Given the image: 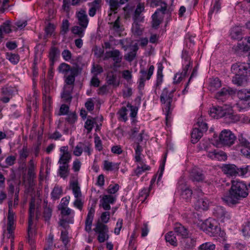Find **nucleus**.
Instances as JSON below:
<instances>
[{"mask_svg":"<svg viewBox=\"0 0 250 250\" xmlns=\"http://www.w3.org/2000/svg\"><path fill=\"white\" fill-rule=\"evenodd\" d=\"M195 37V35H192L188 33L186 35L185 37V42L186 45L189 48H192L195 42L194 38Z\"/></svg>","mask_w":250,"mask_h":250,"instance_id":"obj_47","label":"nucleus"},{"mask_svg":"<svg viewBox=\"0 0 250 250\" xmlns=\"http://www.w3.org/2000/svg\"><path fill=\"white\" fill-rule=\"evenodd\" d=\"M95 214V209L91 208L88 212L85 221V230L90 232L91 230V226Z\"/></svg>","mask_w":250,"mask_h":250,"instance_id":"obj_19","label":"nucleus"},{"mask_svg":"<svg viewBox=\"0 0 250 250\" xmlns=\"http://www.w3.org/2000/svg\"><path fill=\"white\" fill-rule=\"evenodd\" d=\"M71 188L74 197L75 198H81L82 196V193L81 191L80 187L79 186L78 182H72L71 183Z\"/></svg>","mask_w":250,"mask_h":250,"instance_id":"obj_42","label":"nucleus"},{"mask_svg":"<svg viewBox=\"0 0 250 250\" xmlns=\"http://www.w3.org/2000/svg\"><path fill=\"white\" fill-rule=\"evenodd\" d=\"M210 202L206 197L198 199L195 203V208L197 209L207 210L208 209Z\"/></svg>","mask_w":250,"mask_h":250,"instance_id":"obj_24","label":"nucleus"},{"mask_svg":"<svg viewBox=\"0 0 250 250\" xmlns=\"http://www.w3.org/2000/svg\"><path fill=\"white\" fill-rule=\"evenodd\" d=\"M128 110L127 109V107L123 106L118 111L117 114L119 115V120L122 121L124 122H126L128 118L127 116Z\"/></svg>","mask_w":250,"mask_h":250,"instance_id":"obj_40","label":"nucleus"},{"mask_svg":"<svg viewBox=\"0 0 250 250\" xmlns=\"http://www.w3.org/2000/svg\"><path fill=\"white\" fill-rule=\"evenodd\" d=\"M6 58L14 65L18 64L20 59L19 54L11 52L6 53Z\"/></svg>","mask_w":250,"mask_h":250,"instance_id":"obj_36","label":"nucleus"},{"mask_svg":"<svg viewBox=\"0 0 250 250\" xmlns=\"http://www.w3.org/2000/svg\"><path fill=\"white\" fill-rule=\"evenodd\" d=\"M11 22L9 20L4 21L0 26V42L3 38V34H9L12 32Z\"/></svg>","mask_w":250,"mask_h":250,"instance_id":"obj_27","label":"nucleus"},{"mask_svg":"<svg viewBox=\"0 0 250 250\" xmlns=\"http://www.w3.org/2000/svg\"><path fill=\"white\" fill-rule=\"evenodd\" d=\"M60 50L59 49L55 46L51 47L48 58L50 61V65L53 66L55 62L57 61L58 58L60 56Z\"/></svg>","mask_w":250,"mask_h":250,"instance_id":"obj_20","label":"nucleus"},{"mask_svg":"<svg viewBox=\"0 0 250 250\" xmlns=\"http://www.w3.org/2000/svg\"><path fill=\"white\" fill-rule=\"evenodd\" d=\"M174 231L178 235L182 236L184 238L188 235V230L187 228L185 227L181 224H177L174 227Z\"/></svg>","mask_w":250,"mask_h":250,"instance_id":"obj_28","label":"nucleus"},{"mask_svg":"<svg viewBox=\"0 0 250 250\" xmlns=\"http://www.w3.org/2000/svg\"><path fill=\"white\" fill-rule=\"evenodd\" d=\"M151 190L150 186L148 189L147 188H144L139 193V197L140 198H144V199L141 200L142 202H144L145 200L146 199L147 197L149 195V192Z\"/></svg>","mask_w":250,"mask_h":250,"instance_id":"obj_59","label":"nucleus"},{"mask_svg":"<svg viewBox=\"0 0 250 250\" xmlns=\"http://www.w3.org/2000/svg\"><path fill=\"white\" fill-rule=\"evenodd\" d=\"M247 40V43L246 44H242L241 43H238L237 47L240 50H243V51H250V36L247 38H245V40Z\"/></svg>","mask_w":250,"mask_h":250,"instance_id":"obj_51","label":"nucleus"},{"mask_svg":"<svg viewBox=\"0 0 250 250\" xmlns=\"http://www.w3.org/2000/svg\"><path fill=\"white\" fill-rule=\"evenodd\" d=\"M71 159V155L69 152H67L64 154H61L58 164L61 165H68Z\"/></svg>","mask_w":250,"mask_h":250,"instance_id":"obj_38","label":"nucleus"},{"mask_svg":"<svg viewBox=\"0 0 250 250\" xmlns=\"http://www.w3.org/2000/svg\"><path fill=\"white\" fill-rule=\"evenodd\" d=\"M132 31L135 35L140 36L142 34L143 30L140 27V25L137 22H134L132 24Z\"/></svg>","mask_w":250,"mask_h":250,"instance_id":"obj_53","label":"nucleus"},{"mask_svg":"<svg viewBox=\"0 0 250 250\" xmlns=\"http://www.w3.org/2000/svg\"><path fill=\"white\" fill-rule=\"evenodd\" d=\"M233 93V90L229 87H223L215 94V98L218 100H223Z\"/></svg>","mask_w":250,"mask_h":250,"instance_id":"obj_26","label":"nucleus"},{"mask_svg":"<svg viewBox=\"0 0 250 250\" xmlns=\"http://www.w3.org/2000/svg\"><path fill=\"white\" fill-rule=\"evenodd\" d=\"M151 3L155 6H158L163 3L164 6H161V8H158L155 12H157V14L158 15L160 12H161L163 14L165 13L167 10V4L166 3L163 2L162 0H152Z\"/></svg>","mask_w":250,"mask_h":250,"instance_id":"obj_39","label":"nucleus"},{"mask_svg":"<svg viewBox=\"0 0 250 250\" xmlns=\"http://www.w3.org/2000/svg\"><path fill=\"white\" fill-rule=\"evenodd\" d=\"M103 67L99 64H93L91 68V72L94 73V76H97L103 72Z\"/></svg>","mask_w":250,"mask_h":250,"instance_id":"obj_57","label":"nucleus"},{"mask_svg":"<svg viewBox=\"0 0 250 250\" xmlns=\"http://www.w3.org/2000/svg\"><path fill=\"white\" fill-rule=\"evenodd\" d=\"M110 212L109 211H104L101 215V220L102 223L105 224L107 223L110 220Z\"/></svg>","mask_w":250,"mask_h":250,"instance_id":"obj_62","label":"nucleus"},{"mask_svg":"<svg viewBox=\"0 0 250 250\" xmlns=\"http://www.w3.org/2000/svg\"><path fill=\"white\" fill-rule=\"evenodd\" d=\"M95 124H97L96 119L90 116H88L84 125V128L87 130V134L91 132Z\"/></svg>","mask_w":250,"mask_h":250,"instance_id":"obj_29","label":"nucleus"},{"mask_svg":"<svg viewBox=\"0 0 250 250\" xmlns=\"http://www.w3.org/2000/svg\"><path fill=\"white\" fill-rule=\"evenodd\" d=\"M152 26L155 29H157L161 23V20L159 19L157 12L152 15Z\"/></svg>","mask_w":250,"mask_h":250,"instance_id":"obj_52","label":"nucleus"},{"mask_svg":"<svg viewBox=\"0 0 250 250\" xmlns=\"http://www.w3.org/2000/svg\"><path fill=\"white\" fill-rule=\"evenodd\" d=\"M70 23L68 20L64 19L62 21L61 25V34L62 35H65L69 31Z\"/></svg>","mask_w":250,"mask_h":250,"instance_id":"obj_50","label":"nucleus"},{"mask_svg":"<svg viewBox=\"0 0 250 250\" xmlns=\"http://www.w3.org/2000/svg\"><path fill=\"white\" fill-rule=\"evenodd\" d=\"M222 169L225 174L230 176H244L247 173H250L249 165L238 168L233 164H225L222 167Z\"/></svg>","mask_w":250,"mask_h":250,"instance_id":"obj_7","label":"nucleus"},{"mask_svg":"<svg viewBox=\"0 0 250 250\" xmlns=\"http://www.w3.org/2000/svg\"><path fill=\"white\" fill-rule=\"evenodd\" d=\"M231 70L235 74L232 78L233 83L241 86L247 83V77L250 75V63L237 62L233 64Z\"/></svg>","mask_w":250,"mask_h":250,"instance_id":"obj_2","label":"nucleus"},{"mask_svg":"<svg viewBox=\"0 0 250 250\" xmlns=\"http://www.w3.org/2000/svg\"><path fill=\"white\" fill-rule=\"evenodd\" d=\"M212 214L218 221L225 222L231 219V215L229 212L222 206H217L213 208Z\"/></svg>","mask_w":250,"mask_h":250,"instance_id":"obj_10","label":"nucleus"},{"mask_svg":"<svg viewBox=\"0 0 250 250\" xmlns=\"http://www.w3.org/2000/svg\"><path fill=\"white\" fill-rule=\"evenodd\" d=\"M28 155L27 147L24 146L19 152L20 160L22 162H25Z\"/></svg>","mask_w":250,"mask_h":250,"instance_id":"obj_55","label":"nucleus"},{"mask_svg":"<svg viewBox=\"0 0 250 250\" xmlns=\"http://www.w3.org/2000/svg\"><path fill=\"white\" fill-rule=\"evenodd\" d=\"M126 107L130 110V117L133 118H135L137 115L138 107L131 105V104L129 102L127 103Z\"/></svg>","mask_w":250,"mask_h":250,"instance_id":"obj_54","label":"nucleus"},{"mask_svg":"<svg viewBox=\"0 0 250 250\" xmlns=\"http://www.w3.org/2000/svg\"><path fill=\"white\" fill-rule=\"evenodd\" d=\"M201 229L211 236H220L224 237L225 233L221 230L217 222L214 219L208 218L202 222L200 226Z\"/></svg>","mask_w":250,"mask_h":250,"instance_id":"obj_6","label":"nucleus"},{"mask_svg":"<svg viewBox=\"0 0 250 250\" xmlns=\"http://www.w3.org/2000/svg\"><path fill=\"white\" fill-rule=\"evenodd\" d=\"M238 141L239 142L238 150L241 155L250 159V142L242 134L238 136Z\"/></svg>","mask_w":250,"mask_h":250,"instance_id":"obj_11","label":"nucleus"},{"mask_svg":"<svg viewBox=\"0 0 250 250\" xmlns=\"http://www.w3.org/2000/svg\"><path fill=\"white\" fill-rule=\"evenodd\" d=\"M210 113H214L217 118H223L224 122L227 124L234 123L239 120V117L234 114L231 108L226 109L222 106L214 107L211 109Z\"/></svg>","mask_w":250,"mask_h":250,"instance_id":"obj_4","label":"nucleus"},{"mask_svg":"<svg viewBox=\"0 0 250 250\" xmlns=\"http://www.w3.org/2000/svg\"><path fill=\"white\" fill-rule=\"evenodd\" d=\"M94 143L95 148L99 151L103 150V145L100 138L97 135L94 137Z\"/></svg>","mask_w":250,"mask_h":250,"instance_id":"obj_60","label":"nucleus"},{"mask_svg":"<svg viewBox=\"0 0 250 250\" xmlns=\"http://www.w3.org/2000/svg\"><path fill=\"white\" fill-rule=\"evenodd\" d=\"M231 183L229 195L222 198L223 200L229 206L238 204L240 200L246 198L249 194L248 186L245 182L236 180L232 181Z\"/></svg>","mask_w":250,"mask_h":250,"instance_id":"obj_1","label":"nucleus"},{"mask_svg":"<svg viewBox=\"0 0 250 250\" xmlns=\"http://www.w3.org/2000/svg\"><path fill=\"white\" fill-rule=\"evenodd\" d=\"M135 149V161L137 163L141 162V154L143 151V148L138 143Z\"/></svg>","mask_w":250,"mask_h":250,"instance_id":"obj_49","label":"nucleus"},{"mask_svg":"<svg viewBox=\"0 0 250 250\" xmlns=\"http://www.w3.org/2000/svg\"><path fill=\"white\" fill-rule=\"evenodd\" d=\"M116 197L111 195H104L100 200L102 207L105 210H109L111 209L110 204H113L116 201Z\"/></svg>","mask_w":250,"mask_h":250,"instance_id":"obj_16","label":"nucleus"},{"mask_svg":"<svg viewBox=\"0 0 250 250\" xmlns=\"http://www.w3.org/2000/svg\"><path fill=\"white\" fill-rule=\"evenodd\" d=\"M241 231L244 237H250V218L244 221L241 227Z\"/></svg>","mask_w":250,"mask_h":250,"instance_id":"obj_33","label":"nucleus"},{"mask_svg":"<svg viewBox=\"0 0 250 250\" xmlns=\"http://www.w3.org/2000/svg\"><path fill=\"white\" fill-rule=\"evenodd\" d=\"M203 131H201L199 128H194L192 129L191 133V142L193 144H195L201 139L203 136Z\"/></svg>","mask_w":250,"mask_h":250,"instance_id":"obj_30","label":"nucleus"},{"mask_svg":"<svg viewBox=\"0 0 250 250\" xmlns=\"http://www.w3.org/2000/svg\"><path fill=\"white\" fill-rule=\"evenodd\" d=\"M196 238L194 237L188 236L182 238L180 246L182 250H193L196 247Z\"/></svg>","mask_w":250,"mask_h":250,"instance_id":"obj_14","label":"nucleus"},{"mask_svg":"<svg viewBox=\"0 0 250 250\" xmlns=\"http://www.w3.org/2000/svg\"><path fill=\"white\" fill-rule=\"evenodd\" d=\"M230 36L233 40H239L242 39L241 29L238 27H234L231 29Z\"/></svg>","mask_w":250,"mask_h":250,"instance_id":"obj_35","label":"nucleus"},{"mask_svg":"<svg viewBox=\"0 0 250 250\" xmlns=\"http://www.w3.org/2000/svg\"><path fill=\"white\" fill-rule=\"evenodd\" d=\"M78 24L83 28H87L89 20L85 11L81 10L76 13Z\"/></svg>","mask_w":250,"mask_h":250,"instance_id":"obj_17","label":"nucleus"},{"mask_svg":"<svg viewBox=\"0 0 250 250\" xmlns=\"http://www.w3.org/2000/svg\"><path fill=\"white\" fill-rule=\"evenodd\" d=\"M215 248V245L209 243H206L205 244H202L200 246L201 250H214Z\"/></svg>","mask_w":250,"mask_h":250,"instance_id":"obj_64","label":"nucleus"},{"mask_svg":"<svg viewBox=\"0 0 250 250\" xmlns=\"http://www.w3.org/2000/svg\"><path fill=\"white\" fill-rule=\"evenodd\" d=\"M43 106L45 108H49L52 103V98L50 95L42 96Z\"/></svg>","mask_w":250,"mask_h":250,"instance_id":"obj_61","label":"nucleus"},{"mask_svg":"<svg viewBox=\"0 0 250 250\" xmlns=\"http://www.w3.org/2000/svg\"><path fill=\"white\" fill-rule=\"evenodd\" d=\"M86 28H83L81 26H74L71 28L72 33L77 35L79 38H83L84 35V31Z\"/></svg>","mask_w":250,"mask_h":250,"instance_id":"obj_37","label":"nucleus"},{"mask_svg":"<svg viewBox=\"0 0 250 250\" xmlns=\"http://www.w3.org/2000/svg\"><path fill=\"white\" fill-rule=\"evenodd\" d=\"M58 70L59 73L64 75L65 83L67 85H73L75 78L81 73L82 68L77 63L71 67L69 64L62 62L59 65Z\"/></svg>","mask_w":250,"mask_h":250,"instance_id":"obj_3","label":"nucleus"},{"mask_svg":"<svg viewBox=\"0 0 250 250\" xmlns=\"http://www.w3.org/2000/svg\"><path fill=\"white\" fill-rule=\"evenodd\" d=\"M59 209L61 211V214L62 217H64L66 216H68L71 215L72 214V216L67 217V218L64 219H62L60 220V225L62 226H63L64 224L66 223L73 224L74 222V211L67 207H61Z\"/></svg>","mask_w":250,"mask_h":250,"instance_id":"obj_13","label":"nucleus"},{"mask_svg":"<svg viewBox=\"0 0 250 250\" xmlns=\"http://www.w3.org/2000/svg\"><path fill=\"white\" fill-rule=\"evenodd\" d=\"M62 194V189L59 186H55L51 192V199L53 201L59 199Z\"/></svg>","mask_w":250,"mask_h":250,"instance_id":"obj_34","label":"nucleus"},{"mask_svg":"<svg viewBox=\"0 0 250 250\" xmlns=\"http://www.w3.org/2000/svg\"><path fill=\"white\" fill-rule=\"evenodd\" d=\"M94 231L98 234L97 239L99 243H104L109 239V229L105 224L98 222Z\"/></svg>","mask_w":250,"mask_h":250,"instance_id":"obj_8","label":"nucleus"},{"mask_svg":"<svg viewBox=\"0 0 250 250\" xmlns=\"http://www.w3.org/2000/svg\"><path fill=\"white\" fill-rule=\"evenodd\" d=\"M165 240L167 243H169L170 245L173 247H177L178 245L177 240L173 231L168 232L165 235Z\"/></svg>","mask_w":250,"mask_h":250,"instance_id":"obj_31","label":"nucleus"},{"mask_svg":"<svg viewBox=\"0 0 250 250\" xmlns=\"http://www.w3.org/2000/svg\"><path fill=\"white\" fill-rule=\"evenodd\" d=\"M77 120V116L75 113H71L68 114L66 118V121L70 124H74Z\"/></svg>","mask_w":250,"mask_h":250,"instance_id":"obj_63","label":"nucleus"},{"mask_svg":"<svg viewBox=\"0 0 250 250\" xmlns=\"http://www.w3.org/2000/svg\"><path fill=\"white\" fill-rule=\"evenodd\" d=\"M154 70V66L153 65L149 66L147 71L144 69H141L140 71L141 75L139 78H143L144 79H146V80H150L153 74Z\"/></svg>","mask_w":250,"mask_h":250,"instance_id":"obj_32","label":"nucleus"},{"mask_svg":"<svg viewBox=\"0 0 250 250\" xmlns=\"http://www.w3.org/2000/svg\"><path fill=\"white\" fill-rule=\"evenodd\" d=\"M119 165L117 163H113L107 160L104 161V168L107 171H112L115 168L118 169Z\"/></svg>","mask_w":250,"mask_h":250,"instance_id":"obj_41","label":"nucleus"},{"mask_svg":"<svg viewBox=\"0 0 250 250\" xmlns=\"http://www.w3.org/2000/svg\"><path fill=\"white\" fill-rule=\"evenodd\" d=\"M221 9V2L220 0H215L213 6L210 8L208 13V19L211 20L212 16H215L217 13L220 12Z\"/></svg>","mask_w":250,"mask_h":250,"instance_id":"obj_25","label":"nucleus"},{"mask_svg":"<svg viewBox=\"0 0 250 250\" xmlns=\"http://www.w3.org/2000/svg\"><path fill=\"white\" fill-rule=\"evenodd\" d=\"M157 70L156 75V83L154 84V87L157 88H160L164 81V75L163 71L164 69V66L163 63L160 62L157 63Z\"/></svg>","mask_w":250,"mask_h":250,"instance_id":"obj_18","label":"nucleus"},{"mask_svg":"<svg viewBox=\"0 0 250 250\" xmlns=\"http://www.w3.org/2000/svg\"><path fill=\"white\" fill-rule=\"evenodd\" d=\"M61 97L63 102L70 104L72 99L71 92L69 90H64L61 94Z\"/></svg>","mask_w":250,"mask_h":250,"instance_id":"obj_45","label":"nucleus"},{"mask_svg":"<svg viewBox=\"0 0 250 250\" xmlns=\"http://www.w3.org/2000/svg\"><path fill=\"white\" fill-rule=\"evenodd\" d=\"M68 165H62L59 167L58 174L61 177L65 178L68 175Z\"/></svg>","mask_w":250,"mask_h":250,"instance_id":"obj_43","label":"nucleus"},{"mask_svg":"<svg viewBox=\"0 0 250 250\" xmlns=\"http://www.w3.org/2000/svg\"><path fill=\"white\" fill-rule=\"evenodd\" d=\"M190 176L193 181L198 182L203 181L205 177L202 171L197 168H193L192 169Z\"/></svg>","mask_w":250,"mask_h":250,"instance_id":"obj_23","label":"nucleus"},{"mask_svg":"<svg viewBox=\"0 0 250 250\" xmlns=\"http://www.w3.org/2000/svg\"><path fill=\"white\" fill-rule=\"evenodd\" d=\"M84 144L82 142H79L78 144L75 146L74 151L73 154L74 155L76 156H80L82 155L83 149V146Z\"/></svg>","mask_w":250,"mask_h":250,"instance_id":"obj_56","label":"nucleus"},{"mask_svg":"<svg viewBox=\"0 0 250 250\" xmlns=\"http://www.w3.org/2000/svg\"><path fill=\"white\" fill-rule=\"evenodd\" d=\"M208 156L212 159H216L218 161L225 160L227 158V156L224 152L219 150L209 151Z\"/></svg>","mask_w":250,"mask_h":250,"instance_id":"obj_22","label":"nucleus"},{"mask_svg":"<svg viewBox=\"0 0 250 250\" xmlns=\"http://www.w3.org/2000/svg\"><path fill=\"white\" fill-rule=\"evenodd\" d=\"M35 208V201L32 200L29 203V216H28V229L29 236H30V230L32 229V226L33 225V218L34 217V211Z\"/></svg>","mask_w":250,"mask_h":250,"instance_id":"obj_21","label":"nucleus"},{"mask_svg":"<svg viewBox=\"0 0 250 250\" xmlns=\"http://www.w3.org/2000/svg\"><path fill=\"white\" fill-rule=\"evenodd\" d=\"M236 139L235 135L229 130L224 129L219 134V139L220 144L230 146L232 145Z\"/></svg>","mask_w":250,"mask_h":250,"instance_id":"obj_9","label":"nucleus"},{"mask_svg":"<svg viewBox=\"0 0 250 250\" xmlns=\"http://www.w3.org/2000/svg\"><path fill=\"white\" fill-rule=\"evenodd\" d=\"M106 54L108 58H112L114 63L113 66L115 68H119L120 67V63L122 62V56L119 50L115 49L112 51L106 52Z\"/></svg>","mask_w":250,"mask_h":250,"instance_id":"obj_15","label":"nucleus"},{"mask_svg":"<svg viewBox=\"0 0 250 250\" xmlns=\"http://www.w3.org/2000/svg\"><path fill=\"white\" fill-rule=\"evenodd\" d=\"M237 96L241 104H244L243 108L250 107V89H242L237 92Z\"/></svg>","mask_w":250,"mask_h":250,"instance_id":"obj_12","label":"nucleus"},{"mask_svg":"<svg viewBox=\"0 0 250 250\" xmlns=\"http://www.w3.org/2000/svg\"><path fill=\"white\" fill-rule=\"evenodd\" d=\"M107 83L109 85L118 86L119 85L120 83L117 80V77L116 74H112L109 75L107 77Z\"/></svg>","mask_w":250,"mask_h":250,"instance_id":"obj_44","label":"nucleus"},{"mask_svg":"<svg viewBox=\"0 0 250 250\" xmlns=\"http://www.w3.org/2000/svg\"><path fill=\"white\" fill-rule=\"evenodd\" d=\"M107 2L110 6V10L114 13H117L120 6L119 0H107Z\"/></svg>","mask_w":250,"mask_h":250,"instance_id":"obj_46","label":"nucleus"},{"mask_svg":"<svg viewBox=\"0 0 250 250\" xmlns=\"http://www.w3.org/2000/svg\"><path fill=\"white\" fill-rule=\"evenodd\" d=\"M167 157V153H166L164 156L163 159L160 164L159 170L158 171V181L161 180V178L163 176V172L165 169V164L166 162Z\"/></svg>","mask_w":250,"mask_h":250,"instance_id":"obj_48","label":"nucleus"},{"mask_svg":"<svg viewBox=\"0 0 250 250\" xmlns=\"http://www.w3.org/2000/svg\"><path fill=\"white\" fill-rule=\"evenodd\" d=\"M176 90V86L171 87L170 85H168L163 89L160 96L161 103L165 104V109L167 115L170 112L174 93Z\"/></svg>","mask_w":250,"mask_h":250,"instance_id":"obj_5","label":"nucleus"},{"mask_svg":"<svg viewBox=\"0 0 250 250\" xmlns=\"http://www.w3.org/2000/svg\"><path fill=\"white\" fill-rule=\"evenodd\" d=\"M113 24L112 29L117 33H120L122 31V29L120 26V17H118L114 22L111 23Z\"/></svg>","mask_w":250,"mask_h":250,"instance_id":"obj_58","label":"nucleus"}]
</instances>
